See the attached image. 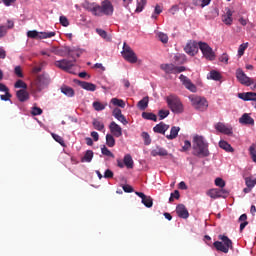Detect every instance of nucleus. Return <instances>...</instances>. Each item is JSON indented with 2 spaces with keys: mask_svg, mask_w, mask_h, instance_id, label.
<instances>
[{
  "mask_svg": "<svg viewBox=\"0 0 256 256\" xmlns=\"http://www.w3.org/2000/svg\"><path fill=\"white\" fill-rule=\"evenodd\" d=\"M208 147L202 136L196 135L193 137V155L196 157H209Z\"/></svg>",
  "mask_w": 256,
  "mask_h": 256,
  "instance_id": "obj_1",
  "label": "nucleus"
},
{
  "mask_svg": "<svg viewBox=\"0 0 256 256\" xmlns=\"http://www.w3.org/2000/svg\"><path fill=\"white\" fill-rule=\"evenodd\" d=\"M88 9L97 17H102V15H113V4H111V1L109 0L102 1L101 6L90 5Z\"/></svg>",
  "mask_w": 256,
  "mask_h": 256,
  "instance_id": "obj_2",
  "label": "nucleus"
},
{
  "mask_svg": "<svg viewBox=\"0 0 256 256\" xmlns=\"http://www.w3.org/2000/svg\"><path fill=\"white\" fill-rule=\"evenodd\" d=\"M165 101L172 113H183V103H181V99L177 95L170 94L165 97Z\"/></svg>",
  "mask_w": 256,
  "mask_h": 256,
  "instance_id": "obj_3",
  "label": "nucleus"
},
{
  "mask_svg": "<svg viewBox=\"0 0 256 256\" xmlns=\"http://www.w3.org/2000/svg\"><path fill=\"white\" fill-rule=\"evenodd\" d=\"M218 239L220 241H215L213 246L216 251H220L221 253H229V249H233V241L229 239L226 235H219Z\"/></svg>",
  "mask_w": 256,
  "mask_h": 256,
  "instance_id": "obj_4",
  "label": "nucleus"
},
{
  "mask_svg": "<svg viewBox=\"0 0 256 256\" xmlns=\"http://www.w3.org/2000/svg\"><path fill=\"white\" fill-rule=\"evenodd\" d=\"M189 100L196 111H207L209 107V102L205 97L190 95Z\"/></svg>",
  "mask_w": 256,
  "mask_h": 256,
  "instance_id": "obj_5",
  "label": "nucleus"
},
{
  "mask_svg": "<svg viewBox=\"0 0 256 256\" xmlns=\"http://www.w3.org/2000/svg\"><path fill=\"white\" fill-rule=\"evenodd\" d=\"M70 57H72L73 60H67V59H62V60H57L54 65L55 67H58V69H62V71H66L69 73L71 69L75 66L76 59L73 54L70 53Z\"/></svg>",
  "mask_w": 256,
  "mask_h": 256,
  "instance_id": "obj_6",
  "label": "nucleus"
},
{
  "mask_svg": "<svg viewBox=\"0 0 256 256\" xmlns=\"http://www.w3.org/2000/svg\"><path fill=\"white\" fill-rule=\"evenodd\" d=\"M122 56L125 59V61H128V63H136L137 62V54H135V51H133V49H131V46L127 45V43H125V42L123 45Z\"/></svg>",
  "mask_w": 256,
  "mask_h": 256,
  "instance_id": "obj_7",
  "label": "nucleus"
},
{
  "mask_svg": "<svg viewBox=\"0 0 256 256\" xmlns=\"http://www.w3.org/2000/svg\"><path fill=\"white\" fill-rule=\"evenodd\" d=\"M198 47L206 59L209 61H213V59H215V52H213V48H211L209 44L205 42H198Z\"/></svg>",
  "mask_w": 256,
  "mask_h": 256,
  "instance_id": "obj_8",
  "label": "nucleus"
},
{
  "mask_svg": "<svg viewBox=\"0 0 256 256\" xmlns=\"http://www.w3.org/2000/svg\"><path fill=\"white\" fill-rule=\"evenodd\" d=\"M236 79L241 83V85H245L246 87H251V85L255 83V80L248 77L241 69L236 71Z\"/></svg>",
  "mask_w": 256,
  "mask_h": 256,
  "instance_id": "obj_9",
  "label": "nucleus"
},
{
  "mask_svg": "<svg viewBox=\"0 0 256 256\" xmlns=\"http://www.w3.org/2000/svg\"><path fill=\"white\" fill-rule=\"evenodd\" d=\"M207 195L211 197V199H219L221 197H227V195H229V191L225 189L215 188V189H210L207 192Z\"/></svg>",
  "mask_w": 256,
  "mask_h": 256,
  "instance_id": "obj_10",
  "label": "nucleus"
},
{
  "mask_svg": "<svg viewBox=\"0 0 256 256\" xmlns=\"http://www.w3.org/2000/svg\"><path fill=\"white\" fill-rule=\"evenodd\" d=\"M179 79L182 83V85H184V87H186V89H188V91H191V93H197V86H195V84H193V82H191V79H189L187 76L181 74L179 76Z\"/></svg>",
  "mask_w": 256,
  "mask_h": 256,
  "instance_id": "obj_11",
  "label": "nucleus"
},
{
  "mask_svg": "<svg viewBox=\"0 0 256 256\" xmlns=\"http://www.w3.org/2000/svg\"><path fill=\"white\" fill-rule=\"evenodd\" d=\"M184 51L187 53V55L195 57V55H197V51H199V44H197L195 41H190L184 47Z\"/></svg>",
  "mask_w": 256,
  "mask_h": 256,
  "instance_id": "obj_12",
  "label": "nucleus"
},
{
  "mask_svg": "<svg viewBox=\"0 0 256 256\" xmlns=\"http://www.w3.org/2000/svg\"><path fill=\"white\" fill-rule=\"evenodd\" d=\"M135 195L142 199V203L143 205H145V207H147L148 209H151V207H153V198H151V196H147L143 192H135Z\"/></svg>",
  "mask_w": 256,
  "mask_h": 256,
  "instance_id": "obj_13",
  "label": "nucleus"
},
{
  "mask_svg": "<svg viewBox=\"0 0 256 256\" xmlns=\"http://www.w3.org/2000/svg\"><path fill=\"white\" fill-rule=\"evenodd\" d=\"M215 129L224 135H233V128L227 127L224 123L218 122L215 125Z\"/></svg>",
  "mask_w": 256,
  "mask_h": 256,
  "instance_id": "obj_14",
  "label": "nucleus"
},
{
  "mask_svg": "<svg viewBox=\"0 0 256 256\" xmlns=\"http://www.w3.org/2000/svg\"><path fill=\"white\" fill-rule=\"evenodd\" d=\"M7 23H8L7 26L0 25V39H3V37H6L9 29H13V27H15V22H13L12 20H8Z\"/></svg>",
  "mask_w": 256,
  "mask_h": 256,
  "instance_id": "obj_15",
  "label": "nucleus"
},
{
  "mask_svg": "<svg viewBox=\"0 0 256 256\" xmlns=\"http://www.w3.org/2000/svg\"><path fill=\"white\" fill-rule=\"evenodd\" d=\"M176 213L181 219H189V211L187 210V207H185L183 204H179L176 207Z\"/></svg>",
  "mask_w": 256,
  "mask_h": 256,
  "instance_id": "obj_16",
  "label": "nucleus"
},
{
  "mask_svg": "<svg viewBox=\"0 0 256 256\" xmlns=\"http://www.w3.org/2000/svg\"><path fill=\"white\" fill-rule=\"evenodd\" d=\"M109 129L114 137H121V135H123V129L115 122L110 123Z\"/></svg>",
  "mask_w": 256,
  "mask_h": 256,
  "instance_id": "obj_17",
  "label": "nucleus"
},
{
  "mask_svg": "<svg viewBox=\"0 0 256 256\" xmlns=\"http://www.w3.org/2000/svg\"><path fill=\"white\" fill-rule=\"evenodd\" d=\"M112 115L113 117H115V119H117V121H120V123H122L123 125H127V123H129L127 121V118H125V115H123L121 109L119 108H115L112 112Z\"/></svg>",
  "mask_w": 256,
  "mask_h": 256,
  "instance_id": "obj_18",
  "label": "nucleus"
},
{
  "mask_svg": "<svg viewBox=\"0 0 256 256\" xmlns=\"http://www.w3.org/2000/svg\"><path fill=\"white\" fill-rule=\"evenodd\" d=\"M239 99L243 101H256V93L255 92H243L238 93Z\"/></svg>",
  "mask_w": 256,
  "mask_h": 256,
  "instance_id": "obj_19",
  "label": "nucleus"
},
{
  "mask_svg": "<svg viewBox=\"0 0 256 256\" xmlns=\"http://www.w3.org/2000/svg\"><path fill=\"white\" fill-rule=\"evenodd\" d=\"M154 133H160L161 135H165L166 131H169V125L164 122H160L153 128Z\"/></svg>",
  "mask_w": 256,
  "mask_h": 256,
  "instance_id": "obj_20",
  "label": "nucleus"
},
{
  "mask_svg": "<svg viewBox=\"0 0 256 256\" xmlns=\"http://www.w3.org/2000/svg\"><path fill=\"white\" fill-rule=\"evenodd\" d=\"M222 21L225 23V25H232L233 11H231V9L226 8V13L222 16Z\"/></svg>",
  "mask_w": 256,
  "mask_h": 256,
  "instance_id": "obj_21",
  "label": "nucleus"
},
{
  "mask_svg": "<svg viewBox=\"0 0 256 256\" xmlns=\"http://www.w3.org/2000/svg\"><path fill=\"white\" fill-rule=\"evenodd\" d=\"M16 97L20 103H25V101H29V92H27L25 89L18 90L16 92Z\"/></svg>",
  "mask_w": 256,
  "mask_h": 256,
  "instance_id": "obj_22",
  "label": "nucleus"
},
{
  "mask_svg": "<svg viewBox=\"0 0 256 256\" xmlns=\"http://www.w3.org/2000/svg\"><path fill=\"white\" fill-rule=\"evenodd\" d=\"M160 69L167 75H175L176 66L174 64H162L160 65Z\"/></svg>",
  "mask_w": 256,
  "mask_h": 256,
  "instance_id": "obj_23",
  "label": "nucleus"
},
{
  "mask_svg": "<svg viewBox=\"0 0 256 256\" xmlns=\"http://www.w3.org/2000/svg\"><path fill=\"white\" fill-rule=\"evenodd\" d=\"M152 157H167L169 152L165 148L157 147L156 149L151 151Z\"/></svg>",
  "mask_w": 256,
  "mask_h": 256,
  "instance_id": "obj_24",
  "label": "nucleus"
},
{
  "mask_svg": "<svg viewBox=\"0 0 256 256\" xmlns=\"http://www.w3.org/2000/svg\"><path fill=\"white\" fill-rule=\"evenodd\" d=\"M239 123L242 125H255V120L249 116V114L245 113L239 119Z\"/></svg>",
  "mask_w": 256,
  "mask_h": 256,
  "instance_id": "obj_25",
  "label": "nucleus"
},
{
  "mask_svg": "<svg viewBox=\"0 0 256 256\" xmlns=\"http://www.w3.org/2000/svg\"><path fill=\"white\" fill-rule=\"evenodd\" d=\"M34 85L38 91H41L43 87H45V76L39 75L36 77L34 81Z\"/></svg>",
  "mask_w": 256,
  "mask_h": 256,
  "instance_id": "obj_26",
  "label": "nucleus"
},
{
  "mask_svg": "<svg viewBox=\"0 0 256 256\" xmlns=\"http://www.w3.org/2000/svg\"><path fill=\"white\" fill-rule=\"evenodd\" d=\"M79 85L82 89H85L86 91H96L97 90V86L91 82L80 81Z\"/></svg>",
  "mask_w": 256,
  "mask_h": 256,
  "instance_id": "obj_27",
  "label": "nucleus"
},
{
  "mask_svg": "<svg viewBox=\"0 0 256 256\" xmlns=\"http://www.w3.org/2000/svg\"><path fill=\"white\" fill-rule=\"evenodd\" d=\"M180 131L181 128L179 126H173L170 130V135H166V139H169L170 141H173V139H177V135H179Z\"/></svg>",
  "mask_w": 256,
  "mask_h": 256,
  "instance_id": "obj_28",
  "label": "nucleus"
},
{
  "mask_svg": "<svg viewBox=\"0 0 256 256\" xmlns=\"http://www.w3.org/2000/svg\"><path fill=\"white\" fill-rule=\"evenodd\" d=\"M61 93L66 95V97H74L75 96V90H73V88H71L67 85H63L61 87Z\"/></svg>",
  "mask_w": 256,
  "mask_h": 256,
  "instance_id": "obj_29",
  "label": "nucleus"
},
{
  "mask_svg": "<svg viewBox=\"0 0 256 256\" xmlns=\"http://www.w3.org/2000/svg\"><path fill=\"white\" fill-rule=\"evenodd\" d=\"M219 148L220 149H224V151H226L227 153H233V151H235V149H233L231 147V144H229L227 141L225 140H221L219 142Z\"/></svg>",
  "mask_w": 256,
  "mask_h": 256,
  "instance_id": "obj_30",
  "label": "nucleus"
},
{
  "mask_svg": "<svg viewBox=\"0 0 256 256\" xmlns=\"http://www.w3.org/2000/svg\"><path fill=\"white\" fill-rule=\"evenodd\" d=\"M137 107L141 111H145L147 107H149V97H144L142 100H140L137 104Z\"/></svg>",
  "mask_w": 256,
  "mask_h": 256,
  "instance_id": "obj_31",
  "label": "nucleus"
},
{
  "mask_svg": "<svg viewBox=\"0 0 256 256\" xmlns=\"http://www.w3.org/2000/svg\"><path fill=\"white\" fill-rule=\"evenodd\" d=\"M124 165L127 167V169H133V157H131V154H126L124 156Z\"/></svg>",
  "mask_w": 256,
  "mask_h": 256,
  "instance_id": "obj_32",
  "label": "nucleus"
},
{
  "mask_svg": "<svg viewBox=\"0 0 256 256\" xmlns=\"http://www.w3.org/2000/svg\"><path fill=\"white\" fill-rule=\"evenodd\" d=\"M93 161V151L87 150L84 154V157L81 159L82 163H91Z\"/></svg>",
  "mask_w": 256,
  "mask_h": 256,
  "instance_id": "obj_33",
  "label": "nucleus"
},
{
  "mask_svg": "<svg viewBox=\"0 0 256 256\" xmlns=\"http://www.w3.org/2000/svg\"><path fill=\"white\" fill-rule=\"evenodd\" d=\"M142 119H146L147 121H157V115L151 112H143Z\"/></svg>",
  "mask_w": 256,
  "mask_h": 256,
  "instance_id": "obj_34",
  "label": "nucleus"
},
{
  "mask_svg": "<svg viewBox=\"0 0 256 256\" xmlns=\"http://www.w3.org/2000/svg\"><path fill=\"white\" fill-rule=\"evenodd\" d=\"M92 107H94L95 111H103L107 107V103H101L99 101H95L93 102Z\"/></svg>",
  "mask_w": 256,
  "mask_h": 256,
  "instance_id": "obj_35",
  "label": "nucleus"
},
{
  "mask_svg": "<svg viewBox=\"0 0 256 256\" xmlns=\"http://www.w3.org/2000/svg\"><path fill=\"white\" fill-rule=\"evenodd\" d=\"M111 103L115 107H121V109H125V101H123L122 99L112 98Z\"/></svg>",
  "mask_w": 256,
  "mask_h": 256,
  "instance_id": "obj_36",
  "label": "nucleus"
},
{
  "mask_svg": "<svg viewBox=\"0 0 256 256\" xmlns=\"http://www.w3.org/2000/svg\"><path fill=\"white\" fill-rule=\"evenodd\" d=\"M192 3L196 7H207L211 3V0H192Z\"/></svg>",
  "mask_w": 256,
  "mask_h": 256,
  "instance_id": "obj_37",
  "label": "nucleus"
},
{
  "mask_svg": "<svg viewBox=\"0 0 256 256\" xmlns=\"http://www.w3.org/2000/svg\"><path fill=\"white\" fill-rule=\"evenodd\" d=\"M92 125L97 131H103L105 129V124L97 119L93 120Z\"/></svg>",
  "mask_w": 256,
  "mask_h": 256,
  "instance_id": "obj_38",
  "label": "nucleus"
},
{
  "mask_svg": "<svg viewBox=\"0 0 256 256\" xmlns=\"http://www.w3.org/2000/svg\"><path fill=\"white\" fill-rule=\"evenodd\" d=\"M51 136L54 139V141H56V143H59V145H61V147H67V145L65 144V140H63V137L55 133H52Z\"/></svg>",
  "mask_w": 256,
  "mask_h": 256,
  "instance_id": "obj_39",
  "label": "nucleus"
},
{
  "mask_svg": "<svg viewBox=\"0 0 256 256\" xmlns=\"http://www.w3.org/2000/svg\"><path fill=\"white\" fill-rule=\"evenodd\" d=\"M101 153L106 157H112V159H115V155L110 151V149L107 146H103L101 148Z\"/></svg>",
  "mask_w": 256,
  "mask_h": 256,
  "instance_id": "obj_40",
  "label": "nucleus"
},
{
  "mask_svg": "<svg viewBox=\"0 0 256 256\" xmlns=\"http://www.w3.org/2000/svg\"><path fill=\"white\" fill-rule=\"evenodd\" d=\"M249 47V43H243L238 48V57H243L245 55V50Z\"/></svg>",
  "mask_w": 256,
  "mask_h": 256,
  "instance_id": "obj_41",
  "label": "nucleus"
},
{
  "mask_svg": "<svg viewBox=\"0 0 256 256\" xmlns=\"http://www.w3.org/2000/svg\"><path fill=\"white\" fill-rule=\"evenodd\" d=\"M106 145L109 147H115V138L111 134L106 135Z\"/></svg>",
  "mask_w": 256,
  "mask_h": 256,
  "instance_id": "obj_42",
  "label": "nucleus"
},
{
  "mask_svg": "<svg viewBox=\"0 0 256 256\" xmlns=\"http://www.w3.org/2000/svg\"><path fill=\"white\" fill-rule=\"evenodd\" d=\"M210 79L213 81H221V74L218 71H210Z\"/></svg>",
  "mask_w": 256,
  "mask_h": 256,
  "instance_id": "obj_43",
  "label": "nucleus"
},
{
  "mask_svg": "<svg viewBox=\"0 0 256 256\" xmlns=\"http://www.w3.org/2000/svg\"><path fill=\"white\" fill-rule=\"evenodd\" d=\"M138 6L136 8V13H141L145 5H147V0H137Z\"/></svg>",
  "mask_w": 256,
  "mask_h": 256,
  "instance_id": "obj_44",
  "label": "nucleus"
},
{
  "mask_svg": "<svg viewBox=\"0 0 256 256\" xmlns=\"http://www.w3.org/2000/svg\"><path fill=\"white\" fill-rule=\"evenodd\" d=\"M157 37H158L159 41H161V43H169V36H167V34H165L163 32H159L157 34Z\"/></svg>",
  "mask_w": 256,
  "mask_h": 256,
  "instance_id": "obj_45",
  "label": "nucleus"
},
{
  "mask_svg": "<svg viewBox=\"0 0 256 256\" xmlns=\"http://www.w3.org/2000/svg\"><path fill=\"white\" fill-rule=\"evenodd\" d=\"M96 33H98V35L102 37V39H106V41H109L111 39L109 38V35H107V31L103 29L97 28Z\"/></svg>",
  "mask_w": 256,
  "mask_h": 256,
  "instance_id": "obj_46",
  "label": "nucleus"
},
{
  "mask_svg": "<svg viewBox=\"0 0 256 256\" xmlns=\"http://www.w3.org/2000/svg\"><path fill=\"white\" fill-rule=\"evenodd\" d=\"M141 137L144 139V145H151V136H149V133L142 132Z\"/></svg>",
  "mask_w": 256,
  "mask_h": 256,
  "instance_id": "obj_47",
  "label": "nucleus"
},
{
  "mask_svg": "<svg viewBox=\"0 0 256 256\" xmlns=\"http://www.w3.org/2000/svg\"><path fill=\"white\" fill-rule=\"evenodd\" d=\"M245 183H246V187H248L249 189H253V187L256 186L255 180L251 179V177H246Z\"/></svg>",
  "mask_w": 256,
  "mask_h": 256,
  "instance_id": "obj_48",
  "label": "nucleus"
},
{
  "mask_svg": "<svg viewBox=\"0 0 256 256\" xmlns=\"http://www.w3.org/2000/svg\"><path fill=\"white\" fill-rule=\"evenodd\" d=\"M31 115H33L34 117H37V115H43V109L37 106H34L32 107Z\"/></svg>",
  "mask_w": 256,
  "mask_h": 256,
  "instance_id": "obj_49",
  "label": "nucleus"
},
{
  "mask_svg": "<svg viewBox=\"0 0 256 256\" xmlns=\"http://www.w3.org/2000/svg\"><path fill=\"white\" fill-rule=\"evenodd\" d=\"M169 110H159L158 111V116H159V119L160 121H162V119H166V117H169Z\"/></svg>",
  "mask_w": 256,
  "mask_h": 256,
  "instance_id": "obj_50",
  "label": "nucleus"
},
{
  "mask_svg": "<svg viewBox=\"0 0 256 256\" xmlns=\"http://www.w3.org/2000/svg\"><path fill=\"white\" fill-rule=\"evenodd\" d=\"M15 89H27V84L25 82H23V80H18L15 84H14Z\"/></svg>",
  "mask_w": 256,
  "mask_h": 256,
  "instance_id": "obj_51",
  "label": "nucleus"
},
{
  "mask_svg": "<svg viewBox=\"0 0 256 256\" xmlns=\"http://www.w3.org/2000/svg\"><path fill=\"white\" fill-rule=\"evenodd\" d=\"M181 197V194H179V190H175L174 193L170 194L169 203H173L175 199H179Z\"/></svg>",
  "mask_w": 256,
  "mask_h": 256,
  "instance_id": "obj_52",
  "label": "nucleus"
},
{
  "mask_svg": "<svg viewBox=\"0 0 256 256\" xmlns=\"http://www.w3.org/2000/svg\"><path fill=\"white\" fill-rule=\"evenodd\" d=\"M27 37H29L30 39H39V32H37L36 30L28 31Z\"/></svg>",
  "mask_w": 256,
  "mask_h": 256,
  "instance_id": "obj_53",
  "label": "nucleus"
},
{
  "mask_svg": "<svg viewBox=\"0 0 256 256\" xmlns=\"http://www.w3.org/2000/svg\"><path fill=\"white\" fill-rule=\"evenodd\" d=\"M249 153H250L252 161L254 163H256V149H255V146H250L249 147Z\"/></svg>",
  "mask_w": 256,
  "mask_h": 256,
  "instance_id": "obj_54",
  "label": "nucleus"
},
{
  "mask_svg": "<svg viewBox=\"0 0 256 256\" xmlns=\"http://www.w3.org/2000/svg\"><path fill=\"white\" fill-rule=\"evenodd\" d=\"M215 185L216 187H220V189H223V187H225V180L218 177L215 179Z\"/></svg>",
  "mask_w": 256,
  "mask_h": 256,
  "instance_id": "obj_55",
  "label": "nucleus"
},
{
  "mask_svg": "<svg viewBox=\"0 0 256 256\" xmlns=\"http://www.w3.org/2000/svg\"><path fill=\"white\" fill-rule=\"evenodd\" d=\"M60 25L62 27H69V19H67L65 16H60Z\"/></svg>",
  "mask_w": 256,
  "mask_h": 256,
  "instance_id": "obj_56",
  "label": "nucleus"
},
{
  "mask_svg": "<svg viewBox=\"0 0 256 256\" xmlns=\"http://www.w3.org/2000/svg\"><path fill=\"white\" fill-rule=\"evenodd\" d=\"M14 73L17 77L23 78V70L21 69V66H16L14 68Z\"/></svg>",
  "mask_w": 256,
  "mask_h": 256,
  "instance_id": "obj_57",
  "label": "nucleus"
},
{
  "mask_svg": "<svg viewBox=\"0 0 256 256\" xmlns=\"http://www.w3.org/2000/svg\"><path fill=\"white\" fill-rule=\"evenodd\" d=\"M11 97H12V95L9 92H5L4 95H0L1 101H10Z\"/></svg>",
  "mask_w": 256,
  "mask_h": 256,
  "instance_id": "obj_58",
  "label": "nucleus"
},
{
  "mask_svg": "<svg viewBox=\"0 0 256 256\" xmlns=\"http://www.w3.org/2000/svg\"><path fill=\"white\" fill-rule=\"evenodd\" d=\"M113 171H111V170H109V169H107L106 171H105V173H104V178L105 179H113Z\"/></svg>",
  "mask_w": 256,
  "mask_h": 256,
  "instance_id": "obj_59",
  "label": "nucleus"
},
{
  "mask_svg": "<svg viewBox=\"0 0 256 256\" xmlns=\"http://www.w3.org/2000/svg\"><path fill=\"white\" fill-rule=\"evenodd\" d=\"M182 149L183 151H189V149H191V141L185 140Z\"/></svg>",
  "mask_w": 256,
  "mask_h": 256,
  "instance_id": "obj_60",
  "label": "nucleus"
},
{
  "mask_svg": "<svg viewBox=\"0 0 256 256\" xmlns=\"http://www.w3.org/2000/svg\"><path fill=\"white\" fill-rule=\"evenodd\" d=\"M219 61H221V63H228L229 62V55L227 54H222L219 58Z\"/></svg>",
  "mask_w": 256,
  "mask_h": 256,
  "instance_id": "obj_61",
  "label": "nucleus"
},
{
  "mask_svg": "<svg viewBox=\"0 0 256 256\" xmlns=\"http://www.w3.org/2000/svg\"><path fill=\"white\" fill-rule=\"evenodd\" d=\"M122 189L125 193H133V188L129 184L124 185Z\"/></svg>",
  "mask_w": 256,
  "mask_h": 256,
  "instance_id": "obj_62",
  "label": "nucleus"
},
{
  "mask_svg": "<svg viewBox=\"0 0 256 256\" xmlns=\"http://www.w3.org/2000/svg\"><path fill=\"white\" fill-rule=\"evenodd\" d=\"M183 71H187V68H185V66H176L175 75L183 73Z\"/></svg>",
  "mask_w": 256,
  "mask_h": 256,
  "instance_id": "obj_63",
  "label": "nucleus"
},
{
  "mask_svg": "<svg viewBox=\"0 0 256 256\" xmlns=\"http://www.w3.org/2000/svg\"><path fill=\"white\" fill-rule=\"evenodd\" d=\"M0 91L2 93H8L9 92V88L5 84L0 83Z\"/></svg>",
  "mask_w": 256,
  "mask_h": 256,
  "instance_id": "obj_64",
  "label": "nucleus"
}]
</instances>
